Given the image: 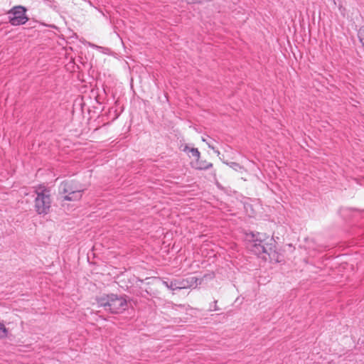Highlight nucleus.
I'll return each mask as SVG.
<instances>
[{
	"label": "nucleus",
	"instance_id": "f8f14e48",
	"mask_svg": "<svg viewBox=\"0 0 364 364\" xmlns=\"http://www.w3.org/2000/svg\"><path fill=\"white\" fill-rule=\"evenodd\" d=\"M218 306H217V301H214L213 309H210V311H217Z\"/></svg>",
	"mask_w": 364,
	"mask_h": 364
},
{
	"label": "nucleus",
	"instance_id": "ddd939ff",
	"mask_svg": "<svg viewBox=\"0 0 364 364\" xmlns=\"http://www.w3.org/2000/svg\"><path fill=\"white\" fill-rule=\"evenodd\" d=\"M193 3H201L203 0H192Z\"/></svg>",
	"mask_w": 364,
	"mask_h": 364
},
{
	"label": "nucleus",
	"instance_id": "1a4fd4ad",
	"mask_svg": "<svg viewBox=\"0 0 364 364\" xmlns=\"http://www.w3.org/2000/svg\"><path fill=\"white\" fill-rule=\"evenodd\" d=\"M224 164L230 166L231 168L236 171H241L244 169V168L240 165L238 163L236 162H228V161H224Z\"/></svg>",
	"mask_w": 364,
	"mask_h": 364
},
{
	"label": "nucleus",
	"instance_id": "423d86ee",
	"mask_svg": "<svg viewBox=\"0 0 364 364\" xmlns=\"http://www.w3.org/2000/svg\"><path fill=\"white\" fill-rule=\"evenodd\" d=\"M188 282L185 279H173L171 281H163V284L171 290L182 289L188 287Z\"/></svg>",
	"mask_w": 364,
	"mask_h": 364
},
{
	"label": "nucleus",
	"instance_id": "f03ea898",
	"mask_svg": "<svg viewBox=\"0 0 364 364\" xmlns=\"http://www.w3.org/2000/svg\"><path fill=\"white\" fill-rule=\"evenodd\" d=\"M84 184L75 179L62 181L58 186V195L63 200L79 201L86 190Z\"/></svg>",
	"mask_w": 364,
	"mask_h": 364
},
{
	"label": "nucleus",
	"instance_id": "0eeeda50",
	"mask_svg": "<svg viewBox=\"0 0 364 364\" xmlns=\"http://www.w3.org/2000/svg\"><path fill=\"white\" fill-rule=\"evenodd\" d=\"M196 168L199 170H207L213 166V164L206 161L198 159L196 162Z\"/></svg>",
	"mask_w": 364,
	"mask_h": 364
},
{
	"label": "nucleus",
	"instance_id": "20e7f679",
	"mask_svg": "<svg viewBox=\"0 0 364 364\" xmlns=\"http://www.w3.org/2000/svg\"><path fill=\"white\" fill-rule=\"evenodd\" d=\"M34 208L38 215H47L51 208L50 190L44 185L35 187Z\"/></svg>",
	"mask_w": 364,
	"mask_h": 364
},
{
	"label": "nucleus",
	"instance_id": "7ed1b4c3",
	"mask_svg": "<svg viewBox=\"0 0 364 364\" xmlns=\"http://www.w3.org/2000/svg\"><path fill=\"white\" fill-rule=\"evenodd\" d=\"M99 306L103 307L111 314H120L127 308V301L124 296L110 294H104L96 299Z\"/></svg>",
	"mask_w": 364,
	"mask_h": 364
},
{
	"label": "nucleus",
	"instance_id": "f257e3e1",
	"mask_svg": "<svg viewBox=\"0 0 364 364\" xmlns=\"http://www.w3.org/2000/svg\"><path fill=\"white\" fill-rule=\"evenodd\" d=\"M247 239L251 242L250 250L255 255L262 257L265 260L269 259L275 262H281L282 257L275 250V242L273 238H269L265 234L260 232H250Z\"/></svg>",
	"mask_w": 364,
	"mask_h": 364
},
{
	"label": "nucleus",
	"instance_id": "9d476101",
	"mask_svg": "<svg viewBox=\"0 0 364 364\" xmlns=\"http://www.w3.org/2000/svg\"><path fill=\"white\" fill-rule=\"evenodd\" d=\"M358 37L363 47L364 48V25L359 28L358 32Z\"/></svg>",
	"mask_w": 364,
	"mask_h": 364
},
{
	"label": "nucleus",
	"instance_id": "6e6552de",
	"mask_svg": "<svg viewBox=\"0 0 364 364\" xmlns=\"http://www.w3.org/2000/svg\"><path fill=\"white\" fill-rule=\"evenodd\" d=\"M183 151L191 152L192 156L196 158V161L200 159V154L197 148H189L188 145H186L183 148Z\"/></svg>",
	"mask_w": 364,
	"mask_h": 364
},
{
	"label": "nucleus",
	"instance_id": "4468645a",
	"mask_svg": "<svg viewBox=\"0 0 364 364\" xmlns=\"http://www.w3.org/2000/svg\"><path fill=\"white\" fill-rule=\"evenodd\" d=\"M208 144V147H210V148H211V149H214V147H213V146H211L210 144Z\"/></svg>",
	"mask_w": 364,
	"mask_h": 364
},
{
	"label": "nucleus",
	"instance_id": "39448f33",
	"mask_svg": "<svg viewBox=\"0 0 364 364\" xmlns=\"http://www.w3.org/2000/svg\"><path fill=\"white\" fill-rule=\"evenodd\" d=\"M27 9L23 6H15L8 11L9 21L12 26H21L28 21Z\"/></svg>",
	"mask_w": 364,
	"mask_h": 364
},
{
	"label": "nucleus",
	"instance_id": "9b49d317",
	"mask_svg": "<svg viewBox=\"0 0 364 364\" xmlns=\"http://www.w3.org/2000/svg\"><path fill=\"white\" fill-rule=\"evenodd\" d=\"M8 329L4 324L0 322V338H4L7 336Z\"/></svg>",
	"mask_w": 364,
	"mask_h": 364
}]
</instances>
